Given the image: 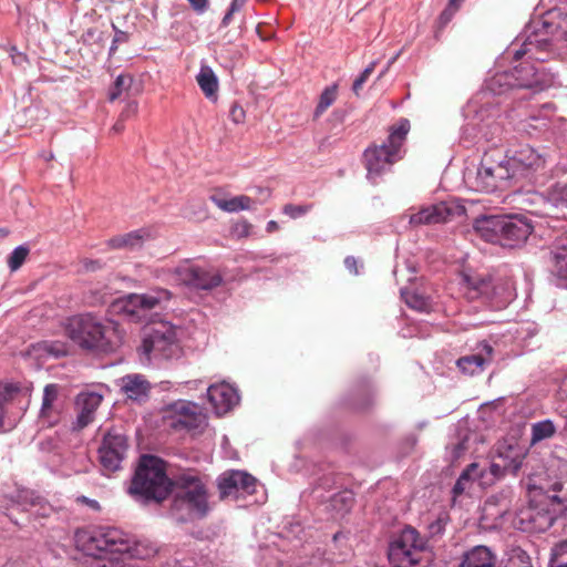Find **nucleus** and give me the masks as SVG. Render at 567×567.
Instances as JSON below:
<instances>
[{"instance_id": "obj_22", "label": "nucleus", "mask_w": 567, "mask_h": 567, "mask_svg": "<svg viewBox=\"0 0 567 567\" xmlns=\"http://www.w3.org/2000/svg\"><path fill=\"white\" fill-rule=\"evenodd\" d=\"M102 400V394L94 391L81 392L76 396L75 404L79 410L76 416V427L83 429L93 421L94 413L101 405Z\"/></svg>"}, {"instance_id": "obj_12", "label": "nucleus", "mask_w": 567, "mask_h": 567, "mask_svg": "<svg viewBox=\"0 0 567 567\" xmlns=\"http://www.w3.org/2000/svg\"><path fill=\"white\" fill-rule=\"evenodd\" d=\"M128 452V439L120 427L107 429L99 446V461L102 471L111 474L122 470V463Z\"/></svg>"}, {"instance_id": "obj_16", "label": "nucleus", "mask_w": 567, "mask_h": 567, "mask_svg": "<svg viewBox=\"0 0 567 567\" xmlns=\"http://www.w3.org/2000/svg\"><path fill=\"white\" fill-rule=\"evenodd\" d=\"M217 486L221 499H239L256 492L257 480L244 471L233 470L220 474Z\"/></svg>"}, {"instance_id": "obj_1", "label": "nucleus", "mask_w": 567, "mask_h": 567, "mask_svg": "<svg viewBox=\"0 0 567 567\" xmlns=\"http://www.w3.org/2000/svg\"><path fill=\"white\" fill-rule=\"evenodd\" d=\"M554 83V73L525 64L514 66L511 71L495 72L485 80L482 90L467 105L466 116L471 113H474V116L462 127V140L474 144L484 140L496 146V138L501 141L498 136L502 133V127L495 121L498 114L495 106L501 104L496 97L520 89L543 91Z\"/></svg>"}, {"instance_id": "obj_33", "label": "nucleus", "mask_w": 567, "mask_h": 567, "mask_svg": "<svg viewBox=\"0 0 567 567\" xmlns=\"http://www.w3.org/2000/svg\"><path fill=\"white\" fill-rule=\"evenodd\" d=\"M172 298V293L167 289H154L146 293H141L140 297H135V301L140 302V307L143 310L144 317L147 312L159 308L164 302H167Z\"/></svg>"}, {"instance_id": "obj_25", "label": "nucleus", "mask_w": 567, "mask_h": 567, "mask_svg": "<svg viewBox=\"0 0 567 567\" xmlns=\"http://www.w3.org/2000/svg\"><path fill=\"white\" fill-rule=\"evenodd\" d=\"M504 215H483L473 223L474 230L487 243L499 244Z\"/></svg>"}, {"instance_id": "obj_26", "label": "nucleus", "mask_w": 567, "mask_h": 567, "mask_svg": "<svg viewBox=\"0 0 567 567\" xmlns=\"http://www.w3.org/2000/svg\"><path fill=\"white\" fill-rule=\"evenodd\" d=\"M516 298V290L511 279H491V289L486 300L496 309L507 307Z\"/></svg>"}, {"instance_id": "obj_62", "label": "nucleus", "mask_w": 567, "mask_h": 567, "mask_svg": "<svg viewBox=\"0 0 567 567\" xmlns=\"http://www.w3.org/2000/svg\"><path fill=\"white\" fill-rule=\"evenodd\" d=\"M344 266L346 268L354 274V275H358L359 271H358V261L357 259L353 257V256H348L346 259H344Z\"/></svg>"}, {"instance_id": "obj_11", "label": "nucleus", "mask_w": 567, "mask_h": 567, "mask_svg": "<svg viewBox=\"0 0 567 567\" xmlns=\"http://www.w3.org/2000/svg\"><path fill=\"white\" fill-rule=\"evenodd\" d=\"M424 542L417 530L405 527L388 548V559L392 567H415L422 559Z\"/></svg>"}, {"instance_id": "obj_21", "label": "nucleus", "mask_w": 567, "mask_h": 567, "mask_svg": "<svg viewBox=\"0 0 567 567\" xmlns=\"http://www.w3.org/2000/svg\"><path fill=\"white\" fill-rule=\"evenodd\" d=\"M455 209L456 208L449 203L441 202L412 214L409 223L412 226L445 223L454 215Z\"/></svg>"}, {"instance_id": "obj_52", "label": "nucleus", "mask_w": 567, "mask_h": 567, "mask_svg": "<svg viewBox=\"0 0 567 567\" xmlns=\"http://www.w3.org/2000/svg\"><path fill=\"white\" fill-rule=\"evenodd\" d=\"M377 61H372L362 72L361 74L354 80L352 84V91L358 94L362 85L365 83V81L369 79L371 73L374 71V68L377 65Z\"/></svg>"}, {"instance_id": "obj_34", "label": "nucleus", "mask_w": 567, "mask_h": 567, "mask_svg": "<svg viewBox=\"0 0 567 567\" xmlns=\"http://www.w3.org/2000/svg\"><path fill=\"white\" fill-rule=\"evenodd\" d=\"M497 458L507 465V471L516 475L523 465L524 453L518 446L501 445L497 449Z\"/></svg>"}, {"instance_id": "obj_27", "label": "nucleus", "mask_w": 567, "mask_h": 567, "mask_svg": "<svg viewBox=\"0 0 567 567\" xmlns=\"http://www.w3.org/2000/svg\"><path fill=\"white\" fill-rule=\"evenodd\" d=\"M491 277L478 274H462L461 287L466 297L471 300L481 297L486 299L491 289Z\"/></svg>"}, {"instance_id": "obj_39", "label": "nucleus", "mask_w": 567, "mask_h": 567, "mask_svg": "<svg viewBox=\"0 0 567 567\" xmlns=\"http://www.w3.org/2000/svg\"><path fill=\"white\" fill-rule=\"evenodd\" d=\"M338 85L336 83L327 86L320 94L318 104L313 112V117L319 118L337 100Z\"/></svg>"}, {"instance_id": "obj_58", "label": "nucleus", "mask_w": 567, "mask_h": 567, "mask_svg": "<svg viewBox=\"0 0 567 567\" xmlns=\"http://www.w3.org/2000/svg\"><path fill=\"white\" fill-rule=\"evenodd\" d=\"M138 111V104L136 101H130L126 103L124 109L121 112V117L124 120L130 118L131 116L135 115Z\"/></svg>"}, {"instance_id": "obj_51", "label": "nucleus", "mask_w": 567, "mask_h": 567, "mask_svg": "<svg viewBox=\"0 0 567 567\" xmlns=\"http://www.w3.org/2000/svg\"><path fill=\"white\" fill-rule=\"evenodd\" d=\"M311 208V205H293V204H287L284 206V214L289 216L290 218H299L307 214Z\"/></svg>"}, {"instance_id": "obj_53", "label": "nucleus", "mask_w": 567, "mask_h": 567, "mask_svg": "<svg viewBox=\"0 0 567 567\" xmlns=\"http://www.w3.org/2000/svg\"><path fill=\"white\" fill-rule=\"evenodd\" d=\"M112 28L114 30V38L109 50L110 55H113L116 52L120 43H125L130 39L128 33L118 29L114 23H112Z\"/></svg>"}, {"instance_id": "obj_59", "label": "nucleus", "mask_w": 567, "mask_h": 567, "mask_svg": "<svg viewBox=\"0 0 567 567\" xmlns=\"http://www.w3.org/2000/svg\"><path fill=\"white\" fill-rule=\"evenodd\" d=\"M229 115L234 123L239 124L245 118V111L240 105L234 104L230 109Z\"/></svg>"}, {"instance_id": "obj_64", "label": "nucleus", "mask_w": 567, "mask_h": 567, "mask_svg": "<svg viewBox=\"0 0 567 567\" xmlns=\"http://www.w3.org/2000/svg\"><path fill=\"white\" fill-rule=\"evenodd\" d=\"M245 4V0H233L229 8L231 12H238Z\"/></svg>"}, {"instance_id": "obj_38", "label": "nucleus", "mask_w": 567, "mask_h": 567, "mask_svg": "<svg viewBox=\"0 0 567 567\" xmlns=\"http://www.w3.org/2000/svg\"><path fill=\"white\" fill-rule=\"evenodd\" d=\"M485 363L486 360L481 354L465 355L460 358L456 362L460 370L470 375L480 373Z\"/></svg>"}, {"instance_id": "obj_40", "label": "nucleus", "mask_w": 567, "mask_h": 567, "mask_svg": "<svg viewBox=\"0 0 567 567\" xmlns=\"http://www.w3.org/2000/svg\"><path fill=\"white\" fill-rule=\"evenodd\" d=\"M556 432L554 422L549 419L536 422L532 425V443H537L551 437Z\"/></svg>"}, {"instance_id": "obj_50", "label": "nucleus", "mask_w": 567, "mask_h": 567, "mask_svg": "<svg viewBox=\"0 0 567 567\" xmlns=\"http://www.w3.org/2000/svg\"><path fill=\"white\" fill-rule=\"evenodd\" d=\"M477 467V464L473 463L460 475L453 487V493L455 495H458L464 492L465 483L470 481L471 473L476 472Z\"/></svg>"}, {"instance_id": "obj_37", "label": "nucleus", "mask_w": 567, "mask_h": 567, "mask_svg": "<svg viewBox=\"0 0 567 567\" xmlns=\"http://www.w3.org/2000/svg\"><path fill=\"white\" fill-rule=\"evenodd\" d=\"M196 80L205 96L215 101L217 99L218 79L213 69L208 65H203Z\"/></svg>"}, {"instance_id": "obj_31", "label": "nucleus", "mask_w": 567, "mask_h": 567, "mask_svg": "<svg viewBox=\"0 0 567 567\" xmlns=\"http://www.w3.org/2000/svg\"><path fill=\"white\" fill-rule=\"evenodd\" d=\"M210 200L221 210L227 213H238L240 210H248L256 202L246 195H239L231 198H226L221 195L214 194Z\"/></svg>"}, {"instance_id": "obj_14", "label": "nucleus", "mask_w": 567, "mask_h": 567, "mask_svg": "<svg viewBox=\"0 0 567 567\" xmlns=\"http://www.w3.org/2000/svg\"><path fill=\"white\" fill-rule=\"evenodd\" d=\"M507 165L513 171L515 183L522 179L530 181L534 173L543 167V156L532 146L524 144L515 150H508L506 153Z\"/></svg>"}, {"instance_id": "obj_45", "label": "nucleus", "mask_w": 567, "mask_h": 567, "mask_svg": "<svg viewBox=\"0 0 567 567\" xmlns=\"http://www.w3.org/2000/svg\"><path fill=\"white\" fill-rule=\"evenodd\" d=\"M29 247L27 245H20L16 247L8 257V267L11 271H17L25 261L29 255Z\"/></svg>"}, {"instance_id": "obj_44", "label": "nucleus", "mask_w": 567, "mask_h": 567, "mask_svg": "<svg viewBox=\"0 0 567 567\" xmlns=\"http://www.w3.org/2000/svg\"><path fill=\"white\" fill-rule=\"evenodd\" d=\"M132 83V76L125 74L117 75L113 85L110 89L109 100L113 102L116 99H118L124 91L131 87Z\"/></svg>"}, {"instance_id": "obj_23", "label": "nucleus", "mask_w": 567, "mask_h": 567, "mask_svg": "<svg viewBox=\"0 0 567 567\" xmlns=\"http://www.w3.org/2000/svg\"><path fill=\"white\" fill-rule=\"evenodd\" d=\"M550 271L559 280H567V231L557 236L550 246Z\"/></svg>"}, {"instance_id": "obj_18", "label": "nucleus", "mask_w": 567, "mask_h": 567, "mask_svg": "<svg viewBox=\"0 0 567 567\" xmlns=\"http://www.w3.org/2000/svg\"><path fill=\"white\" fill-rule=\"evenodd\" d=\"M502 226L504 228L498 245L504 247H515L525 243L533 231L530 220L520 215H504Z\"/></svg>"}, {"instance_id": "obj_13", "label": "nucleus", "mask_w": 567, "mask_h": 567, "mask_svg": "<svg viewBox=\"0 0 567 567\" xmlns=\"http://www.w3.org/2000/svg\"><path fill=\"white\" fill-rule=\"evenodd\" d=\"M556 518V511L548 508V503L530 502L516 512L513 523L517 529L534 534L548 530Z\"/></svg>"}, {"instance_id": "obj_57", "label": "nucleus", "mask_w": 567, "mask_h": 567, "mask_svg": "<svg viewBox=\"0 0 567 567\" xmlns=\"http://www.w3.org/2000/svg\"><path fill=\"white\" fill-rule=\"evenodd\" d=\"M250 228L251 225L248 221L243 220L234 226L233 233L237 237H247L250 234Z\"/></svg>"}, {"instance_id": "obj_36", "label": "nucleus", "mask_w": 567, "mask_h": 567, "mask_svg": "<svg viewBox=\"0 0 567 567\" xmlns=\"http://www.w3.org/2000/svg\"><path fill=\"white\" fill-rule=\"evenodd\" d=\"M401 297L409 308L419 312H429L432 309L431 298L417 289L402 288Z\"/></svg>"}, {"instance_id": "obj_9", "label": "nucleus", "mask_w": 567, "mask_h": 567, "mask_svg": "<svg viewBox=\"0 0 567 567\" xmlns=\"http://www.w3.org/2000/svg\"><path fill=\"white\" fill-rule=\"evenodd\" d=\"M141 350L147 359L172 360L178 358L181 347L177 342L176 328L168 322H159L150 328L143 338Z\"/></svg>"}, {"instance_id": "obj_54", "label": "nucleus", "mask_w": 567, "mask_h": 567, "mask_svg": "<svg viewBox=\"0 0 567 567\" xmlns=\"http://www.w3.org/2000/svg\"><path fill=\"white\" fill-rule=\"evenodd\" d=\"M555 202L557 207H567V183L557 184L554 190Z\"/></svg>"}, {"instance_id": "obj_24", "label": "nucleus", "mask_w": 567, "mask_h": 567, "mask_svg": "<svg viewBox=\"0 0 567 567\" xmlns=\"http://www.w3.org/2000/svg\"><path fill=\"white\" fill-rule=\"evenodd\" d=\"M319 502L324 506L327 512L331 513L332 518L343 517L350 512L354 504V494L343 488L333 492L331 495H328L326 499H320Z\"/></svg>"}, {"instance_id": "obj_17", "label": "nucleus", "mask_w": 567, "mask_h": 567, "mask_svg": "<svg viewBox=\"0 0 567 567\" xmlns=\"http://www.w3.org/2000/svg\"><path fill=\"white\" fill-rule=\"evenodd\" d=\"M6 499L8 505L1 506L6 511L17 508L21 512H31V514L42 517L48 516L52 511L51 505L44 497L28 488H17L14 493L6 496Z\"/></svg>"}, {"instance_id": "obj_29", "label": "nucleus", "mask_w": 567, "mask_h": 567, "mask_svg": "<svg viewBox=\"0 0 567 567\" xmlns=\"http://www.w3.org/2000/svg\"><path fill=\"white\" fill-rule=\"evenodd\" d=\"M460 567H496V556L486 546H476L468 550Z\"/></svg>"}, {"instance_id": "obj_48", "label": "nucleus", "mask_w": 567, "mask_h": 567, "mask_svg": "<svg viewBox=\"0 0 567 567\" xmlns=\"http://www.w3.org/2000/svg\"><path fill=\"white\" fill-rule=\"evenodd\" d=\"M332 546L340 550L336 561L341 563L350 555V548L347 544V536L342 532H338L332 537Z\"/></svg>"}, {"instance_id": "obj_56", "label": "nucleus", "mask_w": 567, "mask_h": 567, "mask_svg": "<svg viewBox=\"0 0 567 567\" xmlns=\"http://www.w3.org/2000/svg\"><path fill=\"white\" fill-rule=\"evenodd\" d=\"M457 9H454L450 4L442 11L439 17V24L441 28H444L454 17Z\"/></svg>"}, {"instance_id": "obj_30", "label": "nucleus", "mask_w": 567, "mask_h": 567, "mask_svg": "<svg viewBox=\"0 0 567 567\" xmlns=\"http://www.w3.org/2000/svg\"><path fill=\"white\" fill-rule=\"evenodd\" d=\"M374 388L370 380L360 382L351 393L349 405L358 411H363L373 404Z\"/></svg>"}, {"instance_id": "obj_42", "label": "nucleus", "mask_w": 567, "mask_h": 567, "mask_svg": "<svg viewBox=\"0 0 567 567\" xmlns=\"http://www.w3.org/2000/svg\"><path fill=\"white\" fill-rule=\"evenodd\" d=\"M548 567H567V539L551 548Z\"/></svg>"}, {"instance_id": "obj_3", "label": "nucleus", "mask_w": 567, "mask_h": 567, "mask_svg": "<svg viewBox=\"0 0 567 567\" xmlns=\"http://www.w3.org/2000/svg\"><path fill=\"white\" fill-rule=\"evenodd\" d=\"M76 548L87 556L106 558L122 555L131 559H147L157 551L148 540H138L116 527H94L76 532Z\"/></svg>"}, {"instance_id": "obj_32", "label": "nucleus", "mask_w": 567, "mask_h": 567, "mask_svg": "<svg viewBox=\"0 0 567 567\" xmlns=\"http://www.w3.org/2000/svg\"><path fill=\"white\" fill-rule=\"evenodd\" d=\"M146 237L147 231L144 229H137L111 238L109 240V246L114 249L125 248L128 250H136L142 248Z\"/></svg>"}, {"instance_id": "obj_7", "label": "nucleus", "mask_w": 567, "mask_h": 567, "mask_svg": "<svg viewBox=\"0 0 567 567\" xmlns=\"http://www.w3.org/2000/svg\"><path fill=\"white\" fill-rule=\"evenodd\" d=\"M65 331L68 337L82 349L102 352L113 350L114 329L95 315L82 313L71 317Z\"/></svg>"}, {"instance_id": "obj_61", "label": "nucleus", "mask_w": 567, "mask_h": 567, "mask_svg": "<svg viewBox=\"0 0 567 567\" xmlns=\"http://www.w3.org/2000/svg\"><path fill=\"white\" fill-rule=\"evenodd\" d=\"M10 56L12 59L13 64L16 65H23V63L27 62V55L18 52L16 48L11 49Z\"/></svg>"}, {"instance_id": "obj_43", "label": "nucleus", "mask_w": 567, "mask_h": 567, "mask_svg": "<svg viewBox=\"0 0 567 567\" xmlns=\"http://www.w3.org/2000/svg\"><path fill=\"white\" fill-rule=\"evenodd\" d=\"M553 492H555V494L547 496L544 501H540V503H548V507L550 505H557V508H554L553 511H556V514L558 512L561 513L567 509V492L557 494L558 492H561V484L558 483L553 485Z\"/></svg>"}, {"instance_id": "obj_60", "label": "nucleus", "mask_w": 567, "mask_h": 567, "mask_svg": "<svg viewBox=\"0 0 567 567\" xmlns=\"http://www.w3.org/2000/svg\"><path fill=\"white\" fill-rule=\"evenodd\" d=\"M82 266L86 271H96L103 267V264L97 259H83Z\"/></svg>"}, {"instance_id": "obj_4", "label": "nucleus", "mask_w": 567, "mask_h": 567, "mask_svg": "<svg viewBox=\"0 0 567 567\" xmlns=\"http://www.w3.org/2000/svg\"><path fill=\"white\" fill-rule=\"evenodd\" d=\"M172 481L165 463L155 455H142L127 492L135 501L148 504L164 501L171 492Z\"/></svg>"}, {"instance_id": "obj_41", "label": "nucleus", "mask_w": 567, "mask_h": 567, "mask_svg": "<svg viewBox=\"0 0 567 567\" xmlns=\"http://www.w3.org/2000/svg\"><path fill=\"white\" fill-rule=\"evenodd\" d=\"M504 567H533L529 555L520 547H513L507 553Z\"/></svg>"}, {"instance_id": "obj_19", "label": "nucleus", "mask_w": 567, "mask_h": 567, "mask_svg": "<svg viewBox=\"0 0 567 567\" xmlns=\"http://www.w3.org/2000/svg\"><path fill=\"white\" fill-rule=\"evenodd\" d=\"M120 393L126 401H131L138 405L148 401L152 384L145 375L140 373H130L117 380Z\"/></svg>"}, {"instance_id": "obj_6", "label": "nucleus", "mask_w": 567, "mask_h": 567, "mask_svg": "<svg viewBox=\"0 0 567 567\" xmlns=\"http://www.w3.org/2000/svg\"><path fill=\"white\" fill-rule=\"evenodd\" d=\"M171 513L176 520L185 523L206 516L208 498L205 485L192 473H182L176 477Z\"/></svg>"}, {"instance_id": "obj_49", "label": "nucleus", "mask_w": 567, "mask_h": 567, "mask_svg": "<svg viewBox=\"0 0 567 567\" xmlns=\"http://www.w3.org/2000/svg\"><path fill=\"white\" fill-rule=\"evenodd\" d=\"M135 297H140L137 293H132L127 296L126 300L123 305V310L128 315L136 317L138 319L144 317L143 310L140 307V302L135 301Z\"/></svg>"}, {"instance_id": "obj_20", "label": "nucleus", "mask_w": 567, "mask_h": 567, "mask_svg": "<svg viewBox=\"0 0 567 567\" xmlns=\"http://www.w3.org/2000/svg\"><path fill=\"white\" fill-rule=\"evenodd\" d=\"M207 398L217 415L230 411L240 399L237 389L226 382L209 385Z\"/></svg>"}, {"instance_id": "obj_2", "label": "nucleus", "mask_w": 567, "mask_h": 567, "mask_svg": "<svg viewBox=\"0 0 567 567\" xmlns=\"http://www.w3.org/2000/svg\"><path fill=\"white\" fill-rule=\"evenodd\" d=\"M559 42H565L567 47V12L554 8L533 19L506 49L504 58L522 60L516 66L525 64L548 72L543 62L557 53Z\"/></svg>"}, {"instance_id": "obj_55", "label": "nucleus", "mask_w": 567, "mask_h": 567, "mask_svg": "<svg viewBox=\"0 0 567 567\" xmlns=\"http://www.w3.org/2000/svg\"><path fill=\"white\" fill-rule=\"evenodd\" d=\"M489 472L496 478H499L504 476L506 473H509L507 471V465L505 463H502L501 461H493L489 465Z\"/></svg>"}, {"instance_id": "obj_63", "label": "nucleus", "mask_w": 567, "mask_h": 567, "mask_svg": "<svg viewBox=\"0 0 567 567\" xmlns=\"http://www.w3.org/2000/svg\"><path fill=\"white\" fill-rule=\"evenodd\" d=\"M192 7L198 11V12H204L206 9H207V0H187Z\"/></svg>"}, {"instance_id": "obj_28", "label": "nucleus", "mask_w": 567, "mask_h": 567, "mask_svg": "<svg viewBox=\"0 0 567 567\" xmlns=\"http://www.w3.org/2000/svg\"><path fill=\"white\" fill-rule=\"evenodd\" d=\"M59 386L54 383L47 384L43 390L42 405L40 410V420L48 425H53L58 422L59 412L53 403L58 399Z\"/></svg>"}, {"instance_id": "obj_47", "label": "nucleus", "mask_w": 567, "mask_h": 567, "mask_svg": "<svg viewBox=\"0 0 567 567\" xmlns=\"http://www.w3.org/2000/svg\"><path fill=\"white\" fill-rule=\"evenodd\" d=\"M19 391V388L12 383L0 382V426L3 420V405L11 401Z\"/></svg>"}, {"instance_id": "obj_8", "label": "nucleus", "mask_w": 567, "mask_h": 567, "mask_svg": "<svg viewBox=\"0 0 567 567\" xmlns=\"http://www.w3.org/2000/svg\"><path fill=\"white\" fill-rule=\"evenodd\" d=\"M409 131V120L401 118L390 128V134L385 142L379 146L365 150L364 159L369 178L380 175L402 157V146Z\"/></svg>"}, {"instance_id": "obj_46", "label": "nucleus", "mask_w": 567, "mask_h": 567, "mask_svg": "<svg viewBox=\"0 0 567 567\" xmlns=\"http://www.w3.org/2000/svg\"><path fill=\"white\" fill-rule=\"evenodd\" d=\"M450 520V516L446 512H441L436 518L429 523L427 530L431 537L441 536Z\"/></svg>"}, {"instance_id": "obj_5", "label": "nucleus", "mask_w": 567, "mask_h": 567, "mask_svg": "<svg viewBox=\"0 0 567 567\" xmlns=\"http://www.w3.org/2000/svg\"><path fill=\"white\" fill-rule=\"evenodd\" d=\"M464 179L470 188L483 193H493L515 183L506 155L496 147L485 151L476 169L467 171Z\"/></svg>"}, {"instance_id": "obj_35", "label": "nucleus", "mask_w": 567, "mask_h": 567, "mask_svg": "<svg viewBox=\"0 0 567 567\" xmlns=\"http://www.w3.org/2000/svg\"><path fill=\"white\" fill-rule=\"evenodd\" d=\"M343 483L341 477L334 473H328L321 476L312 489L313 498L317 501L326 499L328 495L333 492L340 491Z\"/></svg>"}, {"instance_id": "obj_10", "label": "nucleus", "mask_w": 567, "mask_h": 567, "mask_svg": "<svg viewBox=\"0 0 567 567\" xmlns=\"http://www.w3.org/2000/svg\"><path fill=\"white\" fill-rule=\"evenodd\" d=\"M175 281L190 291H212L223 284V277L213 266L184 260L173 270Z\"/></svg>"}, {"instance_id": "obj_15", "label": "nucleus", "mask_w": 567, "mask_h": 567, "mask_svg": "<svg viewBox=\"0 0 567 567\" xmlns=\"http://www.w3.org/2000/svg\"><path fill=\"white\" fill-rule=\"evenodd\" d=\"M168 426L174 430H196L205 424V415L198 404L178 400L167 406Z\"/></svg>"}]
</instances>
